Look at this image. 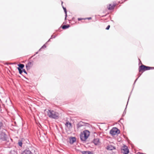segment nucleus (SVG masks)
Returning a JSON list of instances; mask_svg holds the SVG:
<instances>
[{
    "label": "nucleus",
    "instance_id": "f3484780",
    "mask_svg": "<svg viewBox=\"0 0 154 154\" xmlns=\"http://www.w3.org/2000/svg\"><path fill=\"white\" fill-rule=\"evenodd\" d=\"M18 144L19 146H22V143L21 141H19L18 142Z\"/></svg>",
    "mask_w": 154,
    "mask_h": 154
},
{
    "label": "nucleus",
    "instance_id": "39448f33",
    "mask_svg": "<svg viewBox=\"0 0 154 154\" xmlns=\"http://www.w3.org/2000/svg\"><path fill=\"white\" fill-rule=\"evenodd\" d=\"M121 152L124 154H128L129 152V150L128 147L125 145H124L121 148Z\"/></svg>",
    "mask_w": 154,
    "mask_h": 154
},
{
    "label": "nucleus",
    "instance_id": "9d476101",
    "mask_svg": "<svg viewBox=\"0 0 154 154\" xmlns=\"http://www.w3.org/2000/svg\"><path fill=\"white\" fill-rule=\"evenodd\" d=\"M65 125L67 128L69 129L71 128L72 127L71 124L68 121L66 122L65 124Z\"/></svg>",
    "mask_w": 154,
    "mask_h": 154
},
{
    "label": "nucleus",
    "instance_id": "5701e85b",
    "mask_svg": "<svg viewBox=\"0 0 154 154\" xmlns=\"http://www.w3.org/2000/svg\"><path fill=\"white\" fill-rule=\"evenodd\" d=\"M137 154H146L143 153H141V152H138Z\"/></svg>",
    "mask_w": 154,
    "mask_h": 154
},
{
    "label": "nucleus",
    "instance_id": "6ab92c4d",
    "mask_svg": "<svg viewBox=\"0 0 154 154\" xmlns=\"http://www.w3.org/2000/svg\"><path fill=\"white\" fill-rule=\"evenodd\" d=\"M87 19V18H78V20L79 21L82 20H86Z\"/></svg>",
    "mask_w": 154,
    "mask_h": 154
},
{
    "label": "nucleus",
    "instance_id": "412c9836",
    "mask_svg": "<svg viewBox=\"0 0 154 154\" xmlns=\"http://www.w3.org/2000/svg\"><path fill=\"white\" fill-rule=\"evenodd\" d=\"M2 123L0 122V129H1V127L2 126Z\"/></svg>",
    "mask_w": 154,
    "mask_h": 154
},
{
    "label": "nucleus",
    "instance_id": "2eb2a0df",
    "mask_svg": "<svg viewBox=\"0 0 154 154\" xmlns=\"http://www.w3.org/2000/svg\"><path fill=\"white\" fill-rule=\"evenodd\" d=\"M82 154H91L89 152L84 151L82 152Z\"/></svg>",
    "mask_w": 154,
    "mask_h": 154
},
{
    "label": "nucleus",
    "instance_id": "6e6552de",
    "mask_svg": "<svg viewBox=\"0 0 154 154\" xmlns=\"http://www.w3.org/2000/svg\"><path fill=\"white\" fill-rule=\"evenodd\" d=\"M115 6L114 4H110L107 6V8L109 10H112L114 8Z\"/></svg>",
    "mask_w": 154,
    "mask_h": 154
},
{
    "label": "nucleus",
    "instance_id": "aec40b11",
    "mask_svg": "<svg viewBox=\"0 0 154 154\" xmlns=\"http://www.w3.org/2000/svg\"><path fill=\"white\" fill-rule=\"evenodd\" d=\"M110 27V25H109L106 28V29H107V30H108L109 29Z\"/></svg>",
    "mask_w": 154,
    "mask_h": 154
},
{
    "label": "nucleus",
    "instance_id": "ddd939ff",
    "mask_svg": "<svg viewBox=\"0 0 154 154\" xmlns=\"http://www.w3.org/2000/svg\"><path fill=\"white\" fill-rule=\"evenodd\" d=\"M69 27V25H64L62 26V28L63 29H65L68 28Z\"/></svg>",
    "mask_w": 154,
    "mask_h": 154
},
{
    "label": "nucleus",
    "instance_id": "f03ea898",
    "mask_svg": "<svg viewBox=\"0 0 154 154\" xmlns=\"http://www.w3.org/2000/svg\"><path fill=\"white\" fill-rule=\"evenodd\" d=\"M90 135V132L88 130H85L80 134V138L82 141H85Z\"/></svg>",
    "mask_w": 154,
    "mask_h": 154
},
{
    "label": "nucleus",
    "instance_id": "b1692460",
    "mask_svg": "<svg viewBox=\"0 0 154 154\" xmlns=\"http://www.w3.org/2000/svg\"><path fill=\"white\" fill-rule=\"evenodd\" d=\"M23 72H24L25 73H26V71H25V69H24V70H23Z\"/></svg>",
    "mask_w": 154,
    "mask_h": 154
},
{
    "label": "nucleus",
    "instance_id": "dca6fc26",
    "mask_svg": "<svg viewBox=\"0 0 154 154\" xmlns=\"http://www.w3.org/2000/svg\"><path fill=\"white\" fill-rule=\"evenodd\" d=\"M17 69H18L19 72L20 74H21L23 72L22 70L20 68V67H18Z\"/></svg>",
    "mask_w": 154,
    "mask_h": 154
},
{
    "label": "nucleus",
    "instance_id": "f8f14e48",
    "mask_svg": "<svg viewBox=\"0 0 154 154\" xmlns=\"http://www.w3.org/2000/svg\"><path fill=\"white\" fill-rule=\"evenodd\" d=\"M31 153V151L27 149H26L21 154H30Z\"/></svg>",
    "mask_w": 154,
    "mask_h": 154
},
{
    "label": "nucleus",
    "instance_id": "9b49d317",
    "mask_svg": "<svg viewBox=\"0 0 154 154\" xmlns=\"http://www.w3.org/2000/svg\"><path fill=\"white\" fill-rule=\"evenodd\" d=\"M93 142L96 145L99 144L100 143L99 139L98 138L95 139L94 140Z\"/></svg>",
    "mask_w": 154,
    "mask_h": 154
},
{
    "label": "nucleus",
    "instance_id": "0eeeda50",
    "mask_svg": "<svg viewBox=\"0 0 154 154\" xmlns=\"http://www.w3.org/2000/svg\"><path fill=\"white\" fill-rule=\"evenodd\" d=\"M33 64V62L32 60H29L28 63L26 65V67L27 69H29L32 67Z\"/></svg>",
    "mask_w": 154,
    "mask_h": 154
},
{
    "label": "nucleus",
    "instance_id": "f257e3e1",
    "mask_svg": "<svg viewBox=\"0 0 154 154\" xmlns=\"http://www.w3.org/2000/svg\"><path fill=\"white\" fill-rule=\"evenodd\" d=\"M47 115L51 118L58 119L59 117V113L56 111L50 109L47 112Z\"/></svg>",
    "mask_w": 154,
    "mask_h": 154
},
{
    "label": "nucleus",
    "instance_id": "a211bd4d",
    "mask_svg": "<svg viewBox=\"0 0 154 154\" xmlns=\"http://www.w3.org/2000/svg\"><path fill=\"white\" fill-rule=\"evenodd\" d=\"M63 9H64V12H65V14H66V16H67V14H66V9L65 8H64V7H63Z\"/></svg>",
    "mask_w": 154,
    "mask_h": 154
},
{
    "label": "nucleus",
    "instance_id": "20e7f679",
    "mask_svg": "<svg viewBox=\"0 0 154 154\" xmlns=\"http://www.w3.org/2000/svg\"><path fill=\"white\" fill-rule=\"evenodd\" d=\"M110 133L112 135H116L120 133V131L116 128H113L110 131Z\"/></svg>",
    "mask_w": 154,
    "mask_h": 154
},
{
    "label": "nucleus",
    "instance_id": "423d86ee",
    "mask_svg": "<svg viewBox=\"0 0 154 154\" xmlns=\"http://www.w3.org/2000/svg\"><path fill=\"white\" fill-rule=\"evenodd\" d=\"M6 131H2L0 135V139L2 140H6L7 139V136L6 134Z\"/></svg>",
    "mask_w": 154,
    "mask_h": 154
},
{
    "label": "nucleus",
    "instance_id": "4468645a",
    "mask_svg": "<svg viewBox=\"0 0 154 154\" xmlns=\"http://www.w3.org/2000/svg\"><path fill=\"white\" fill-rule=\"evenodd\" d=\"M18 66H19V67H20V69H22L24 66L23 64H19L18 65Z\"/></svg>",
    "mask_w": 154,
    "mask_h": 154
},
{
    "label": "nucleus",
    "instance_id": "7ed1b4c3",
    "mask_svg": "<svg viewBox=\"0 0 154 154\" xmlns=\"http://www.w3.org/2000/svg\"><path fill=\"white\" fill-rule=\"evenodd\" d=\"M154 68V67L147 66L142 65H141L139 67V72H141L142 73L143 71L151 69H152Z\"/></svg>",
    "mask_w": 154,
    "mask_h": 154
},
{
    "label": "nucleus",
    "instance_id": "1a4fd4ad",
    "mask_svg": "<svg viewBox=\"0 0 154 154\" xmlns=\"http://www.w3.org/2000/svg\"><path fill=\"white\" fill-rule=\"evenodd\" d=\"M69 143L72 144L76 141V138L75 137H71L69 138Z\"/></svg>",
    "mask_w": 154,
    "mask_h": 154
},
{
    "label": "nucleus",
    "instance_id": "4be33fe9",
    "mask_svg": "<svg viewBox=\"0 0 154 154\" xmlns=\"http://www.w3.org/2000/svg\"><path fill=\"white\" fill-rule=\"evenodd\" d=\"M91 19V17L87 18V19L90 20Z\"/></svg>",
    "mask_w": 154,
    "mask_h": 154
}]
</instances>
